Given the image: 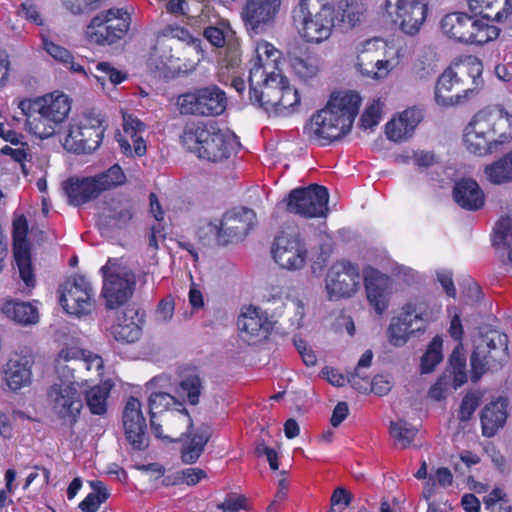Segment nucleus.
<instances>
[{
    "instance_id": "nucleus-31",
    "label": "nucleus",
    "mask_w": 512,
    "mask_h": 512,
    "mask_svg": "<svg viewBox=\"0 0 512 512\" xmlns=\"http://www.w3.org/2000/svg\"><path fill=\"white\" fill-rule=\"evenodd\" d=\"M149 409L151 418H154L156 414L171 410L170 418L180 420L187 429L192 427V419L187 410L167 391L152 392L149 397Z\"/></svg>"
},
{
    "instance_id": "nucleus-25",
    "label": "nucleus",
    "mask_w": 512,
    "mask_h": 512,
    "mask_svg": "<svg viewBox=\"0 0 512 512\" xmlns=\"http://www.w3.org/2000/svg\"><path fill=\"white\" fill-rule=\"evenodd\" d=\"M105 205L99 224L106 228L124 229L135 215V202L125 195L114 196Z\"/></svg>"
},
{
    "instance_id": "nucleus-8",
    "label": "nucleus",
    "mask_w": 512,
    "mask_h": 512,
    "mask_svg": "<svg viewBox=\"0 0 512 512\" xmlns=\"http://www.w3.org/2000/svg\"><path fill=\"white\" fill-rule=\"evenodd\" d=\"M280 81L267 83L258 88L256 93H250L252 105L258 106L268 114L287 116L296 111L300 105L297 89L290 86L288 79L282 74L277 77Z\"/></svg>"
},
{
    "instance_id": "nucleus-17",
    "label": "nucleus",
    "mask_w": 512,
    "mask_h": 512,
    "mask_svg": "<svg viewBox=\"0 0 512 512\" xmlns=\"http://www.w3.org/2000/svg\"><path fill=\"white\" fill-rule=\"evenodd\" d=\"M272 257L276 264L288 271L304 268L308 250L297 230L282 231L274 240Z\"/></svg>"
},
{
    "instance_id": "nucleus-43",
    "label": "nucleus",
    "mask_w": 512,
    "mask_h": 512,
    "mask_svg": "<svg viewBox=\"0 0 512 512\" xmlns=\"http://www.w3.org/2000/svg\"><path fill=\"white\" fill-rule=\"evenodd\" d=\"M92 177L100 195L105 191L117 188L126 183V175L118 164H114L109 169Z\"/></svg>"
},
{
    "instance_id": "nucleus-21",
    "label": "nucleus",
    "mask_w": 512,
    "mask_h": 512,
    "mask_svg": "<svg viewBox=\"0 0 512 512\" xmlns=\"http://www.w3.org/2000/svg\"><path fill=\"white\" fill-rule=\"evenodd\" d=\"M28 223L21 216L13 222V252L19 274L27 287L35 286V276L31 263L30 244L27 239Z\"/></svg>"
},
{
    "instance_id": "nucleus-40",
    "label": "nucleus",
    "mask_w": 512,
    "mask_h": 512,
    "mask_svg": "<svg viewBox=\"0 0 512 512\" xmlns=\"http://www.w3.org/2000/svg\"><path fill=\"white\" fill-rule=\"evenodd\" d=\"M43 49L59 64L63 65L73 73L81 74L88 77V72L85 68L74 61L72 53L63 46L49 40L46 36L42 35Z\"/></svg>"
},
{
    "instance_id": "nucleus-51",
    "label": "nucleus",
    "mask_w": 512,
    "mask_h": 512,
    "mask_svg": "<svg viewBox=\"0 0 512 512\" xmlns=\"http://www.w3.org/2000/svg\"><path fill=\"white\" fill-rule=\"evenodd\" d=\"M493 245H505L508 248V263L512 265V219L502 218L493 230Z\"/></svg>"
},
{
    "instance_id": "nucleus-49",
    "label": "nucleus",
    "mask_w": 512,
    "mask_h": 512,
    "mask_svg": "<svg viewBox=\"0 0 512 512\" xmlns=\"http://www.w3.org/2000/svg\"><path fill=\"white\" fill-rule=\"evenodd\" d=\"M202 389L203 386L199 376L191 375L180 381L175 392L180 397H186L189 404L197 405L200 401Z\"/></svg>"
},
{
    "instance_id": "nucleus-64",
    "label": "nucleus",
    "mask_w": 512,
    "mask_h": 512,
    "mask_svg": "<svg viewBox=\"0 0 512 512\" xmlns=\"http://www.w3.org/2000/svg\"><path fill=\"white\" fill-rule=\"evenodd\" d=\"M478 398L475 395H466L461 402L460 410H459V419L461 421H467L470 419L472 414L475 412L478 407Z\"/></svg>"
},
{
    "instance_id": "nucleus-29",
    "label": "nucleus",
    "mask_w": 512,
    "mask_h": 512,
    "mask_svg": "<svg viewBox=\"0 0 512 512\" xmlns=\"http://www.w3.org/2000/svg\"><path fill=\"white\" fill-rule=\"evenodd\" d=\"M460 83L457 73L451 69H446L438 78L435 87V101L443 107H450L464 104L476 96L475 89H465L462 93L451 95L453 87Z\"/></svg>"
},
{
    "instance_id": "nucleus-2",
    "label": "nucleus",
    "mask_w": 512,
    "mask_h": 512,
    "mask_svg": "<svg viewBox=\"0 0 512 512\" xmlns=\"http://www.w3.org/2000/svg\"><path fill=\"white\" fill-rule=\"evenodd\" d=\"M512 140V115L504 110H481L464 129L466 149L483 156L497 152Z\"/></svg>"
},
{
    "instance_id": "nucleus-28",
    "label": "nucleus",
    "mask_w": 512,
    "mask_h": 512,
    "mask_svg": "<svg viewBox=\"0 0 512 512\" xmlns=\"http://www.w3.org/2000/svg\"><path fill=\"white\" fill-rule=\"evenodd\" d=\"M34 357L31 353H15L10 357L4 370V379L12 391L20 390L32 383Z\"/></svg>"
},
{
    "instance_id": "nucleus-34",
    "label": "nucleus",
    "mask_w": 512,
    "mask_h": 512,
    "mask_svg": "<svg viewBox=\"0 0 512 512\" xmlns=\"http://www.w3.org/2000/svg\"><path fill=\"white\" fill-rule=\"evenodd\" d=\"M455 202L463 209L476 211L485 204V195L479 184L470 178L457 181L453 188Z\"/></svg>"
},
{
    "instance_id": "nucleus-47",
    "label": "nucleus",
    "mask_w": 512,
    "mask_h": 512,
    "mask_svg": "<svg viewBox=\"0 0 512 512\" xmlns=\"http://www.w3.org/2000/svg\"><path fill=\"white\" fill-rule=\"evenodd\" d=\"M158 37L177 39L185 42L197 54L203 57L202 39L193 36L187 29L177 25H167L158 34Z\"/></svg>"
},
{
    "instance_id": "nucleus-62",
    "label": "nucleus",
    "mask_w": 512,
    "mask_h": 512,
    "mask_svg": "<svg viewBox=\"0 0 512 512\" xmlns=\"http://www.w3.org/2000/svg\"><path fill=\"white\" fill-rule=\"evenodd\" d=\"M80 364L88 371H95L97 376L102 375L104 362L101 356L89 351H83Z\"/></svg>"
},
{
    "instance_id": "nucleus-22",
    "label": "nucleus",
    "mask_w": 512,
    "mask_h": 512,
    "mask_svg": "<svg viewBox=\"0 0 512 512\" xmlns=\"http://www.w3.org/2000/svg\"><path fill=\"white\" fill-rule=\"evenodd\" d=\"M282 0H246L241 16L246 29L259 34L272 24L279 13Z\"/></svg>"
},
{
    "instance_id": "nucleus-19",
    "label": "nucleus",
    "mask_w": 512,
    "mask_h": 512,
    "mask_svg": "<svg viewBox=\"0 0 512 512\" xmlns=\"http://www.w3.org/2000/svg\"><path fill=\"white\" fill-rule=\"evenodd\" d=\"M385 9L391 21L405 34H417L427 18L426 0H386Z\"/></svg>"
},
{
    "instance_id": "nucleus-61",
    "label": "nucleus",
    "mask_w": 512,
    "mask_h": 512,
    "mask_svg": "<svg viewBox=\"0 0 512 512\" xmlns=\"http://www.w3.org/2000/svg\"><path fill=\"white\" fill-rule=\"evenodd\" d=\"M17 13L20 17L26 19L27 21L35 25L41 26L43 24V18L39 12L37 5L30 0L21 3Z\"/></svg>"
},
{
    "instance_id": "nucleus-26",
    "label": "nucleus",
    "mask_w": 512,
    "mask_h": 512,
    "mask_svg": "<svg viewBox=\"0 0 512 512\" xmlns=\"http://www.w3.org/2000/svg\"><path fill=\"white\" fill-rule=\"evenodd\" d=\"M123 132L118 135L121 151L127 156H143L146 153V143L143 134L146 124L132 114L123 113Z\"/></svg>"
},
{
    "instance_id": "nucleus-38",
    "label": "nucleus",
    "mask_w": 512,
    "mask_h": 512,
    "mask_svg": "<svg viewBox=\"0 0 512 512\" xmlns=\"http://www.w3.org/2000/svg\"><path fill=\"white\" fill-rule=\"evenodd\" d=\"M468 8L475 14H483L490 18L495 11L494 20L502 22L512 14V3L510 0H466Z\"/></svg>"
},
{
    "instance_id": "nucleus-50",
    "label": "nucleus",
    "mask_w": 512,
    "mask_h": 512,
    "mask_svg": "<svg viewBox=\"0 0 512 512\" xmlns=\"http://www.w3.org/2000/svg\"><path fill=\"white\" fill-rule=\"evenodd\" d=\"M442 346L443 340L441 337L436 336L430 342L426 352L421 358V372L430 373L442 361Z\"/></svg>"
},
{
    "instance_id": "nucleus-24",
    "label": "nucleus",
    "mask_w": 512,
    "mask_h": 512,
    "mask_svg": "<svg viewBox=\"0 0 512 512\" xmlns=\"http://www.w3.org/2000/svg\"><path fill=\"white\" fill-rule=\"evenodd\" d=\"M363 273L367 299L381 315L387 309L392 294L391 278L371 266L364 268Z\"/></svg>"
},
{
    "instance_id": "nucleus-41",
    "label": "nucleus",
    "mask_w": 512,
    "mask_h": 512,
    "mask_svg": "<svg viewBox=\"0 0 512 512\" xmlns=\"http://www.w3.org/2000/svg\"><path fill=\"white\" fill-rule=\"evenodd\" d=\"M487 17L480 19H472V26L470 28V38L467 40V44L482 46L489 42L495 41L501 32V29L491 24Z\"/></svg>"
},
{
    "instance_id": "nucleus-30",
    "label": "nucleus",
    "mask_w": 512,
    "mask_h": 512,
    "mask_svg": "<svg viewBox=\"0 0 512 512\" xmlns=\"http://www.w3.org/2000/svg\"><path fill=\"white\" fill-rule=\"evenodd\" d=\"M242 338L248 343H256L265 338L269 330L267 318L260 309L250 305L244 307L237 321Z\"/></svg>"
},
{
    "instance_id": "nucleus-55",
    "label": "nucleus",
    "mask_w": 512,
    "mask_h": 512,
    "mask_svg": "<svg viewBox=\"0 0 512 512\" xmlns=\"http://www.w3.org/2000/svg\"><path fill=\"white\" fill-rule=\"evenodd\" d=\"M462 68L472 78L476 95L483 86V80L481 78L483 73L482 61L476 56H468L461 64Z\"/></svg>"
},
{
    "instance_id": "nucleus-20",
    "label": "nucleus",
    "mask_w": 512,
    "mask_h": 512,
    "mask_svg": "<svg viewBox=\"0 0 512 512\" xmlns=\"http://www.w3.org/2000/svg\"><path fill=\"white\" fill-rule=\"evenodd\" d=\"M59 302L66 313L82 317L94 308L93 291L84 276H74L62 286Z\"/></svg>"
},
{
    "instance_id": "nucleus-11",
    "label": "nucleus",
    "mask_w": 512,
    "mask_h": 512,
    "mask_svg": "<svg viewBox=\"0 0 512 512\" xmlns=\"http://www.w3.org/2000/svg\"><path fill=\"white\" fill-rule=\"evenodd\" d=\"M177 105L181 114L218 116L226 110L227 97L222 89L211 84L181 94L177 98Z\"/></svg>"
},
{
    "instance_id": "nucleus-48",
    "label": "nucleus",
    "mask_w": 512,
    "mask_h": 512,
    "mask_svg": "<svg viewBox=\"0 0 512 512\" xmlns=\"http://www.w3.org/2000/svg\"><path fill=\"white\" fill-rule=\"evenodd\" d=\"M90 486L92 492L79 504V508L83 512H97L101 504L109 497V492L102 481H91Z\"/></svg>"
},
{
    "instance_id": "nucleus-1",
    "label": "nucleus",
    "mask_w": 512,
    "mask_h": 512,
    "mask_svg": "<svg viewBox=\"0 0 512 512\" xmlns=\"http://www.w3.org/2000/svg\"><path fill=\"white\" fill-rule=\"evenodd\" d=\"M360 105L356 92L333 93L326 106L312 115L305 132L320 145H328L349 133Z\"/></svg>"
},
{
    "instance_id": "nucleus-5",
    "label": "nucleus",
    "mask_w": 512,
    "mask_h": 512,
    "mask_svg": "<svg viewBox=\"0 0 512 512\" xmlns=\"http://www.w3.org/2000/svg\"><path fill=\"white\" fill-rule=\"evenodd\" d=\"M292 18L303 40L320 44L332 35L338 12L333 0H298Z\"/></svg>"
},
{
    "instance_id": "nucleus-37",
    "label": "nucleus",
    "mask_w": 512,
    "mask_h": 512,
    "mask_svg": "<svg viewBox=\"0 0 512 512\" xmlns=\"http://www.w3.org/2000/svg\"><path fill=\"white\" fill-rule=\"evenodd\" d=\"M1 312L6 318L23 326L36 324L39 320L37 307L29 302L6 300Z\"/></svg>"
},
{
    "instance_id": "nucleus-4",
    "label": "nucleus",
    "mask_w": 512,
    "mask_h": 512,
    "mask_svg": "<svg viewBox=\"0 0 512 512\" xmlns=\"http://www.w3.org/2000/svg\"><path fill=\"white\" fill-rule=\"evenodd\" d=\"M182 145L198 158L210 162L228 159L239 143L234 133L222 130L212 124L190 122L186 124L181 136Z\"/></svg>"
},
{
    "instance_id": "nucleus-39",
    "label": "nucleus",
    "mask_w": 512,
    "mask_h": 512,
    "mask_svg": "<svg viewBox=\"0 0 512 512\" xmlns=\"http://www.w3.org/2000/svg\"><path fill=\"white\" fill-rule=\"evenodd\" d=\"M212 435V428L203 424L192 434L181 451V459L186 464L195 463L201 456Z\"/></svg>"
},
{
    "instance_id": "nucleus-13",
    "label": "nucleus",
    "mask_w": 512,
    "mask_h": 512,
    "mask_svg": "<svg viewBox=\"0 0 512 512\" xmlns=\"http://www.w3.org/2000/svg\"><path fill=\"white\" fill-rule=\"evenodd\" d=\"M103 276L102 295L110 309L124 304L132 295L134 282L128 268L120 259H108L100 269Z\"/></svg>"
},
{
    "instance_id": "nucleus-59",
    "label": "nucleus",
    "mask_w": 512,
    "mask_h": 512,
    "mask_svg": "<svg viewBox=\"0 0 512 512\" xmlns=\"http://www.w3.org/2000/svg\"><path fill=\"white\" fill-rule=\"evenodd\" d=\"M66 10L74 15H80L96 9L100 0H60Z\"/></svg>"
},
{
    "instance_id": "nucleus-63",
    "label": "nucleus",
    "mask_w": 512,
    "mask_h": 512,
    "mask_svg": "<svg viewBox=\"0 0 512 512\" xmlns=\"http://www.w3.org/2000/svg\"><path fill=\"white\" fill-rule=\"evenodd\" d=\"M96 69L100 72H102L110 82L114 85L122 83L124 80H126L127 75L126 73L115 69L110 63L108 62H100L96 65Z\"/></svg>"
},
{
    "instance_id": "nucleus-6",
    "label": "nucleus",
    "mask_w": 512,
    "mask_h": 512,
    "mask_svg": "<svg viewBox=\"0 0 512 512\" xmlns=\"http://www.w3.org/2000/svg\"><path fill=\"white\" fill-rule=\"evenodd\" d=\"M83 386H87L86 380L77 381L64 373L47 388V408L62 425L73 428L78 422L84 407Z\"/></svg>"
},
{
    "instance_id": "nucleus-56",
    "label": "nucleus",
    "mask_w": 512,
    "mask_h": 512,
    "mask_svg": "<svg viewBox=\"0 0 512 512\" xmlns=\"http://www.w3.org/2000/svg\"><path fill=\"white\" fill-rule=\"evenodd\" d=\"M384 103L378 99H374L372 103L365 109L361 116V126L363 129H373L378 125L382 115Z\"/></svg>"
},
{
    "instance_id": "nucleus-23",
    "label": "nucleus",
    "mask_w": 512,
    "mask_h": 512,
    "mask_svg": "<svg viewBox=\"0 0 512 512\" xmlns=\"http://www.w3.org/2000/svg\"><path fill=\"white\" fill-rule=\"evenodd\" d=\"M123 427L127 441L135 450H144L148 446L146 421L142 413L141 402L130 397L123 410Z\"/></svg>"
},
{
    "instance_id": "nucleus-35",
    "label": "nucleus",
    "mask_w": 512,
    "mask_h": 512,
    "mask_svg": "<svg viewBox=\"0 0 512 512\" xmlns=\"http://www.w3.org/2000/svg\"><path fill=\"white\" fill-rule=\"evenodd\" d=\"M508 403L505 398H498L488 403L481 412L482 433L485 437H493L502 428L508 417Z\"/></svg>"
},
{
    "instance_id": "nucleus-42",
    "label": "nucleus",
    "mask_w": 512,
    "mask_h": 512,
    "mask_svg": "<svg viewBox=\"0 0 512 512\" xmlns=\"http://www.w3.org/2000/svg\"><path fill=\"white\" fill-rule=\"evenodd\" d=\"M484 174L487 180L495 185L512 182V150L498 160L486 165Z\"/></svg>"
},
{
    "instance_id": "nucleus-12",
    "label": "nucleus",
    "mask_w": 512,
    "mask_h": 512,
    "mask_svg": "<svg viewBox=\"0 0 512 512\" xmlns=\"http://www.w3.org/2000/svg\"><path fill=\"white\" fill-rule=\"evenodd\" d=\"M257 223L256 213L247 207L227 211L221 220L208 224L209 231L220 245L244 239Z\"/></svg>"
},
{
    "instance_id": "nucleus-36",
    "label": "nucleus",
    "mask_w": 512,
    "mask_h": 512,
    "mask_svg": "<svg viewBox=\"0 0 512 512\" xmlns=\"http://www.w3.org/2000/svg\"><path fill=\"white\" fill-rule=\"evenodd\" d=\"M473 17L465 12H452L446 14L440 23L441 30L449 39L467 44L470 38V28Z\"/></svg>"
},
{
    "instance_id": "nucleus-46",
    "label": "nucleus",
    "mask_w": 512,
    "mask_h": 512,
    "mask_svg": "<svg viewBox=\"0 0 512 512\" xmlns=\"http://www.w3.org/2000/svg\"><path fill=\"white\" fill-rule=\"evenodd\" d=\"M83 386L87 406L92 414L103 415L107 410L110 389L105 385H95L89 389Z\"/></svg>"
},
{
    "instance_id": "nucleus-9",
    "label": "nucleus",
    "mask_w": 512,
    "mask_h": 512,
    "mask_svg": "<svg viewBox=\"0 0 512 512\" xmlns=\"http://www.w3.org/2000/svg\"><path fill=\"white\" fill-rule=\"evenodd\" d=\"M508 359V336L491 331L476 345L471 355V380L478 382L488 371L502 366Z\"/></svg>"
},
{
    "instance_id": "nucleus-53",
    "label": "nucleus",
    "mask_w": 512,
    "mask_h": 512,
    "mask_svg": "<svg viewBox=\"0 0 512 512\" xmlns=\"http://www.w3.org/2000/svg\"><path fill=\"white\" fill-rule=\"evenodd\" d=\"M83 351L76 347H65L61 349L55 359V369L59 377H64V373L69 375L70 378L74 377V368L66 365L67 362L72 360H81Z\"/></svg>"
},
{
    "instance_id": "nucleus-58",
    "label": "nucleus",
    "mask_w": 512,
    "mask_h": 512,
    "mask_svg": "<svg viewBox=\"0 0 512 512\" xmlns=\"http://www.w3.org/2000/svg\"><path fill=\"white\" fill-rule=\"evenodd\" d=\"M373 353L371 350H366L358 361L355 371L349 376L348 382L358 390H367V387H362L359 380L365 381L364 376L361 374V369L371 366Z\"/></svg>"
},
{
    "instance_id": "nucleus-57",
    "label": "nucleus",
    "mask_w": 512,
    "mask_h": 512,
    "mask_svg": "<svg viewBox=\"0 0 512 512\" xmlns=\"http://www.w3.org/2000/svg\"><path fill=\"white\" fill-rule=\"evenodd\" d=\"M206 478V472L200 468H187L175 473V480L168 481V484L185 483L194 486Z\"/></svg>"
},
{
    "instance_id": "nucleus-32",
    "label": "nucleus",
    "mask_w": 512,
    "mask_h": 512,
    "mask_svg": "<svg viewBox=\"0 0 512 512\" xmlns=\"http://www.w3.org/2000/svg\"><path fill=\"white\" fill-rule=\"evenodd\" d=\"M422 119L421 112L415 108L404 110L398 117L390 120L385 126V133L389 140L402 142L410 138Z\"/></svg>"
},
{
    "instance_id": "nucleus-60",
    "label": "nucleus",
    "mask_w": 512,
    "mask_h": 512,
    "mask_svg": "<svg viewBox=\"0 0 512 512\" xmlns=\"http://www.w3.org/2000/svg\"><path fill=\"white\" fill-rule=\"evenodd\" d=\"M217 509L223 512H239L247 509V499L243 495L228 494L225 500L217 505Z\"/></svg>"
},
{
    "instance_id": "nucleus-27",
    "label": "nucleus",
    "mask_w": 512,
    "mask_h": 512,
    "mask_svg": "<svg viewBox=\"0 0 512 512\" xmlns=\"http://www.w3.org/2000/svg\"><path fill=\"white\" fill-rule=\"evenodd\" d=\"M144 312L135 307H127L111 327V335L121 343L131 344L142 335Z\"/></svg>"
},
{
    "instance_id": "nucleus-18",
    "label": "nucleus",
    "mask_w": 512,
    "mask_h": 512,
    "mask_svg": "<svg viewBox=\"0 0 512 512\" xmlns=\"http://www.w3.org/2000/svg\"><path fill=\"white\" fill-rule=\"evenodd\" d=\"M359 267L346 259L337 260L328 269L325 288L330 300L352 297L360 287Z\"/></svg>"
},
{
    "instance_id": "nucleus-14",
    "label": "nucleus",
    "mask_w": 512,
    "mask_h": 512,
    "mask_svg": "<svg viewBox=\"0 0 512 512\" xmlns=\"http://www.w3.org/2000/svg\"><path fill=\"white\" fill-rule=\"evenodd\" d=\"M281 52L267 41H258L254 48L249 72V94L256 93L258 88L271 82L280 81L281 75L278 62Z\"/></svg>"
},
{
    "instance_id": "nucleus-52",
    "label": "nucleus",
    "mask_w": 512,
    "mask_h": 512,
    "mask_svg": "<svg viewBox=\"0 0 512 512\" xmlns=\"http://www.w3.org/2000/svg\"><path fill=\"white\" fill-rule=\"evenodd\" d=\"M417 433V429L405 421L391 422L390 434L400 448L411 445Z\"/></svg>"
},
{
    "instance_id": "nucleus-45",
    "label": "nucleus",
    "mask_w": 512,
    "mask_h": 512,
    "mask_svg": "<svg viewBox=\"0 0 512 512\" xmlns=\"http://www.w3.org/2000/svg\"><path fill=\"white\" fill-rule=\"evenodd\" d=\"M399 61L394 59L377 60L372 65H367L363 62L362 57H357L356 66L359 72L366 77L374 80L385 79L390 72L398 65Z\"/></svg>"
},
{
    "instance_id": "nucleus-44",
    "label": "nucleus",
    "mask_w": 512,
    "mask_h": 512,
    "mask_svg": "<svg viewBox=\"0 0 512 512\" xmlns=\"http://www.w3.org/2000/svg\"><path fill=\"white\" fill-rule=\"evenodd\" d=\"M290 65L295 73L301 79H310L315 77L320 70V59L316 54H303L290 59Z\"/></svg>"
},
{
    "instance_id": "nucleus-16",
    "label": "nucleus",
    "mask_w": 512,
    "mask_h": 512,
    "mask_svg": "<svg viewBox=\"0 0 512 512\" xmlns=\"http://www.w3.org/2000/svg\"><path fill=\"white\" fill-rule=\"evenodd\" d=\"M329 193L327 188L317 184L293 189L287 199V211L304 218L326 217Z\"/></svg>"
},
{
    "instance_id": "nucleus-54",
    "label": "nucleus",
    "mask_w": 512,
    "mask_h": 512,
    "mask_svg": "<svg viewBox=\"0 0 512 512\" xmlns=\"http://www.w3.org/2000/svg\"><path fill=\"white\" fill-rule=\"evenodd\" d=\"M453 476L448 468H438L434 473L429 475L427 482L425 483L423 496L426 500H429L434 494V489L438 485L440 487H448L452 484Z\"/></svg>"
},
{
    "instance_id": "nucleus-3",
    "label": "nucleus",
    "mask_w": 512,
    "mask_h": 512,
    "mask_svg": "<svg viewBox=\"0 0 512 512\" xmlns=\"http://www.w3.org/2000/svg\"><path fill=\"white\" fill-rule=\"evenodd\" d=\"M17 107L26 118L28 131L40 139L53 136L71 110L69 97L55 91L43 96L17 101Z\"/></svg>"
},
{
    "instance_id": "nucleus-10",
    "label": "nucleus",
    "mask_w": 512,
    "mask_h": 512,
    "mask_svg": "<svg viewBox=\"0 0 512 512\" xmlns=\"http://www.w3.org/2000/svg\"><path fill=\"white\" fill-rule=\"evenodd\" d=\"M131 23L130 13L111 8L94 16L86 28V38L97 45H110L123 38Z\"/></svg>"
},
{
    "instance_id": "nucleus-15",
    "label": "nucleus",
    "mask_w": 512,
    "mask_h": 512,
    "mask_svg": "<svg viewBox=\"0 0 512 512\" xmlns=\"http://www.w3.org/2000/svg\"><path fill=\"white\" fill-rule=\"evenodd\" d=\"M105 127L99 116L85 115L70 125L63 140L66 150L74 153H91L101 144Z\"/></svg>"
},
{
    "instance_id": "nucleus-7",
    "label": "nucleus",
    "mask_w": 512,
    "mask_h": 512,
    "mask_svg": "<svg viewBox=\"0 0 512 512\" xmlns=\"http://www.w3.org/2000/svg\"><path fill=\"white\" fill-rule=\"evenodd\" d=\"M441 312V306L425 299L415 298L408 301L401 309L399 317L393 319L388 337L392 345L403 346L414 332H424L426 327L435 321Z\"/></svg>"
},
{
    "instance_id": "nucleus-33",
    "label": "nucleus",
    "mask_w": 512,
    "mask_h": 512,
    "mask_svg": "<svg viewBox=\"0 0 512 512\" xmlns=\"http://www.w3.org/2000/svg\"><path fill=\"white\" fill-rule=\"evenodd\" d=\"M63 190L68 202L74 206H81L100 196L92 176L71 177L63 183Z\"/></svg>"
}]
</instances>
